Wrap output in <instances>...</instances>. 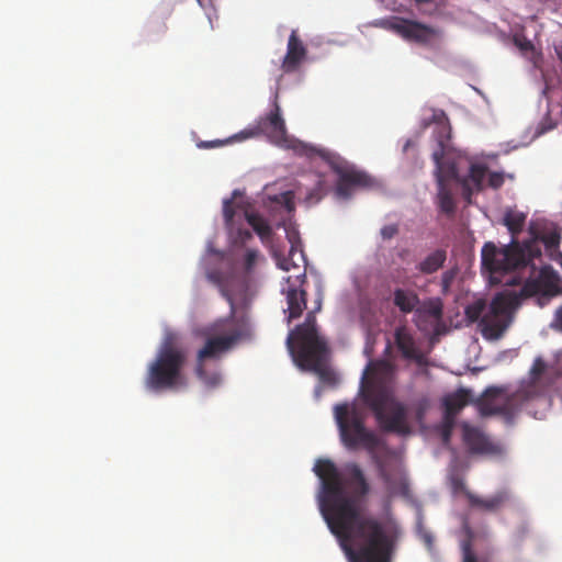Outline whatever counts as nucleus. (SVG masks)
Segmentation results:
<instances>
[{
    "label": "nucleus",
    "mask_w": 562,
    "mask_h": 562,
    "mask_svg": "<svg viewBox=\"0 0 562 562\" xmlns=\"http://www.w3.org/2000/svg\"><path fill=\"white\" fill-rule=\"evenodd\" d=\"M314 472L322 482L319 509L350 562H392L398 540L397 528L361 513L359 501L370 492V484L357 463H347L342 476L329 459H318Z\"/></svg>",
    "instance_id": "f257e3e1"
},
{
    "label": "nucleus",
    "mask_w": 562,
    "mask_h": 562,
    "mask_svg": "<svg viewBox=\"0 0 562 562\" xmlns=\"http://www.w3.org/2000/svg\"><path fill=\"white\" fill-rule=\"evenodd\" d=\"M360 395L383 431L400 436L412 432L407 406L394 395L387 363L369 362L361 379Z\"/></svg>",
    "instance_id": "f03ea898"
},
{
    "label": "nucleus",
    "mask_w": 562,
    "mask_h": 562,
    "mask_svg": "<svg viewBox=\"0 0 562 562\" xmlns=\"http://www.w3.org/2000/svg\"><path fill=\"white\" fill-rule=\"evenodd\" d=\"M560 376L562 371L548 366L541 357H538L530 368L529 382L522 384L516 392L507 395L502 387H487L475 401L479 414L481 417L499 416L506 425L512 426L521 408L540 396L544 389L552 385Z\"/></svg>",
    "instance_id": "7ed1b4c3"
},
{
    "label": "nucleus",
    "mask_w": 562,
    "mask_h": 562,
    "mask_svg": "<svg viewBox=\"0 0 562 562\" xmlns=\"http://www.w3.org/2000/svg\"><path fill=\"white\" fill-rule=\"evenodd\" d=\"M205 341L196 353L195 374L207 387H216L222 382L217 370L207 371V360H220L225 353L239 344L251 338V327L248 321L236 318L234 312L228 317L220 318L204 330Z\"/></svg>",
    "instance_id": "20e7f679"
},
{
    "label": "nucleus",
    "mask_w": 562,
    "mask_h": 562,
    "mask_svg": "<svg viewBox=\"0 0 562 562\" xmlns=\"http://www.w3.org/2000/svg\"><path fill=\"white\" fill-rule=\"evenodd\" d=\"M529 231L532 238L524 243L513 240L503 248H497L492 241L485 243L481 254L483 268L495 274L526 267L533 258L541 256L538 241H542L547 249L559 248L561 233L558 228L542 234H537L531 226Z\"/></svg>",
    "instance_id": "39448f33"
},
{
    "label": "nucleus",
    "mask_w": 562,
    "mask_h": 562,
    "mask_svg": "<svg viewBox=\"0 0 562 562\" xmlns=\"http://www.w3.org/2000/svg\"><path fill=\"white\" fill-rule=\"evenodd\" d=\"M321 310V300L313 312L306 315L305 322L296 326L295 330L289 336L288 345L293 353L297 364L304 369L315 372L322 382L334 384L336 382L335 372L325 366L328 356L327 342L318 335L316 327L315 312Z\"/></svg>",
    "instance_id": "423d86ee"
},
{
    "label": "nucleus",
    "mask_w": 562,
    "mask_h": 562,
    "mask_svg": "<svg viewBox=\"0 0 562 562\" xmlns=\"http://www.w3.org/2000/svg\"><path fill=\"white\" fill-rule=\"evenodd\" d=\"M186 362L187 352L177 345V336L173 333L166 334L155 359L148 364L144 379L146 389L162 392L184 386Z\"/></svg>",
    "instance_id": "0eeeda50"
},
{
    "label": "nucleus",
    "mask_w": 562,
    "mask_h": 562,
    "mask_svg": "<svg viewBox=\"0 0 562 562\" xmlns=\"http://www.w3.org/2000/svg\"><path fill=\"white\" fill-rule=\"evenodd\" d=\"M519 305V296L515 293H499L491 302L488 312L483 314L485 302L476 300L465 307V316L471 322L480 319L484 336L497 339L503 336L513 321V312Z\"/></svg>",
    "instance_id": "6e6552de"
},
{
    "label": "nucleus",
    "mask_w": 562,
    "mask_h": 562,
    "mask_svg": "<svg viewBox=\"0 0 562 562\" xmlns=\"http://www.w3.org/2000/svg\"><path fill=\"white\" fill-rule=\"evenodd\" d=\"M334 413L342 445L349 450L363 448L373 458L380 439L366 427L362 413L355 405L347 403L336 405Z\"/></svg>",
    "instance_id": "1a4fd4ad"
},
{
    "label": "nucleus",
    "mask_w": 562,
    "mask_h": 562,
    "mask_svg": "<svg viewBox=\"0 0 562 562\" xmlns=\"http://www.w3.org/2000/svg\"><path fill=\"white\" fill-rule=\"evenodd\" d=\"M373 24L395 33L406 42L425 47L435 46L442 37V31L439 27L401 16L380 19Z\"/></svg>",
    "instance_id": "9d476101"
},
{
    "label": "nucleus",
    "mask_w": 562,
    "mask_h": 562,
    "mask_svg": "<svg viewBox=\"0 0 562 562\" xmlns=\"http://www.w3.org/2000/svg\"><path fill=\"white\" fill-rule=\"evenodd\" d=\"M319 155L326 159L331 170L338 176L335 190L338 198L349 199L355 188H367L372 184V179L366 172L355 169L339 156L325 151H319Z\"/></svg>",
    "instance_id": "9b49d317"
},
{
    "label": "nucleus",
    "mask_w": 562,
    "mask_h": 562,
    "mask_svg": "<svg viewBox=\"0 0 562 562\" xmlns=\"http://www.w3.org/2000/svg\"><path fill=\"white\" fill-rule=\"evenodd\" d=\"M261 134L267 136L274 144H282L286 140L285 122L281 115L278 103H274L273 110L259 117L254 126L241 131L231 139L243 140Z\"/></svg>",
    "instance_id": "f8f14e48"
},
{
    "label": "nucleus",
    "mask_w": 562,
    "mask_h": 562,
    "mask_svg": "<svg viewBox=\"0 0 562 562\" xmlns=\"http://www.w3.org/2000/svg\"><path fill=\"white\" fill-rule=\"evenodd\" d=\"M561 278L551 267H544L540 270L538 278L527 281L520 290L524 297L538 295L540 305L547 303L551 297L561 293Z\"/></svg>",
    "instance_id": "ddd939ff"
},
{
    "label": "nucleus",
    "mask_w": 562,
    "mask_h": 562,
    "mask_svg": "<svg viewBox=\"0 0 562 562\" xmlns=\"http://www.w3.org/2000/svg\"><path fill=\"white\" fill-rule=\"evenodd\" d=\"M374 462L379 476L383 480L387 493L391 496L408 494V483L404 473L400 469H389L385 462L378 456L371 458Z\"/></svg>",
    "instance_id": "4468645a"
},
{
    "label": "nucleus",
    "mask_w": 562,
    "mask_h": 562,
    "mask_svg": "<svg viewBox=\"0 0 562 562\" xmlns=\"http://www.w3.org/2000/svg\"><path fill=\"white\" fill-rule=\"evenodd\" d=\"M462 438L472 453L493 454L498 451V447L482 430L467 423L462 424Z\"/></svg>",
    "instance_id": "2eb2a0df"
},
{
    "label": "nucleus",
    "mask_w": 562,
    "mask_h": 562,
    "mask_svg": "<svg viewBox=\"0 0 562 562\" xmlns=\"http://www.w3.org/2000/svg\"><path fill=\"white\" fill-rule=\"evenodd\" d=\"M306 47L299 38L297 32L293 30L290 34L286 47V54L283 57L281 68L283 72L290 74L295 71L306 56Z\"/></svg>",
    "instance_id": "dca6fc26"
},
{
    "label": "nucleus",
    "mask_w": 562,
    "mask_h": 562,
    "mask_svg": "<svg viewBox=\"0 0 562 562\" xmlns=\"http://www.w3.org/2000/svg\"><path fill=\"white\" fill-rule=\"evenodd\" d=\"M467 498L470 506L473 508H477L487 513H496L510 501V492L506 488H503L490 497H481L469 492L467 493Z\"/></svg>",
    "instance_id": "f3484780"
},
{
    "label": "nucleus",
    "mask_w": 562,
    "mask_h": 562,
    "mask_svg": "<svg viewBox=\"0 0 562 562\" xmlns=\"http://www.w3.org/2000/svg\"><path fill=\"white\" fill-rule=\"evenodd\" d=\"M486 173V166L473 164L469 169V173L465 177H461L459 183L462 187V195L465 200L470 201L474 192L483 190Z\"/></svg>",
    "instance_id": "a211bd4d"
},
{
    "label": "nucleus",
    "mask_w": 562,
    "mask_h": 562,
    "mask_svg": "<svg viewBox=\"0 0 562 562\" xmlns=\"http://www.w3.org/2000/svg\"><path fill=\"white\" fill-rule=\"evenodd\" d=\"M446 153L442 150H435L432 153V159L435 162V177L437 186L447 184L450 180L460 182L461 177L458 173V169L454 162L445 160Z\"/></svg>",
    "instance_id": "6ab92c4d"
},
{
    "label": "nucleus",
    "mask_w": 562,
    "mask_h": 562,
    "mask_svg": "<svg viewBox=\"0 0 562 562\" xmlns=\"http://www.w3.org/2000/svg\"><path fill=\"white\" fill-rule=\"evenodd\" d=\"M471 402V391L459 389L443 400L445 416L456 418L459 412Z\"/></svg>",
    "instance_id": "aec40b11"
},
{
    "label": "nucleus",
    "mask_w": 562,
    "mask_h": 562,
    "mask_svg": "<svg viewBox=\"0 0 562 562\" xmlns=\"http://www.w3.org/2000/svg\"><path fill=\"white\" fill-rule=\"evenodd\" d=\"M447 260L445 249H436L428 254L417 266L416 269L422 274H432L441 269Z\"/></svg>",
    "instance_id": "412c9836"
},
{
    "label": "nucleus",
    "mask_w": 562,
    "mask_h": 562,
    "mask_svg": "<svg viewBox=\"0 0 562 562\" xmlns=\"http://www.w3.org/2000/svg\"><path fill=\"white\" fill-rule=\"evenodd\" d=\"M286 302L289 311V319L297 318L302 315L306 307V292L304 290H297L295 288H288L286 290Z\"/></svg>",
    "instance_id": "4be33fe9"
},
{
    "label": "nucleus",
    "mask_w": 562,
    "mask_h": 562,
    "mask_svg": "<svg viewBox=\"0 0 562 562\" xmlns=\"http://www.w3.org/2000/svg\"><path fill=\"white\" fill-rule=\"evenodd\" d=\"M393 303L402 313L408 314L419 304V297L414 291L395 289Z\"/></svg>",
    "instance_id": "5701e85b"
},
{
    "label": "nucleus",
    "mask_w": 562,
    "mask_h": 562,
    "mask_svg": "<svg viewBox=\"0 0 562 562\" xmlns=\"http://www.w3.org/2000/svg\"><path fill=\"white\" fill-rule=\"evenodd\" d=\"M395 344L404 358H417L415 340L405 327H400L395 330Z\"/></svg>",
    "instance_id": "b1692460"
},
{
    "label": "nucleus",
    "mask_w": 562,
    "mask_h": 562,
    "mask_svg": "<svg viewBox=\"0 0 562 562\" xmlns=\"http://www.w3.org/2000/svg\"><path fill=\"white\" fill-rule=\"evenodd\" d=\"M245 218L263 243L271 238L272 228L260 214L245 211Z\"/></svg>",
    "instance_id": "393cba45"
},
{
    "label": "nucleus",
    "mask_w": 562,
    "mask_h": 562,
    "mask_svg": "<svg viewBox=\"0 0 562 562\" xmlns=\"http://www.w3.org/2000/svg\"><path fill=\"white\" fill-rule=\"evenodd\" d=\"M526 214L522 212L507 210L505 212L503 223L512 234V240H517V235L522 231L526 223Z\"/></svg>",
    "instance_id": "a878e982"
},
{
    "label": "nucleus",
    "mask_w": 562,
    "mask_h": 562,
    "mask_svg": "<svg viewBox=\"0 0 562 562\" xmlns=\"http://www.w3.org/2000/svg\"><path fill=\"white\" fill-rule=\"evenodd\" d=\"M438 187V201L440 210L446 214H452L456 209V203L448 184H441Z\"/></svg>",
    "instance_id": "bb28decb"
},
{
    "label": "nucleus",
    "mask_w": 562,
    "mask_h": 562,
    "mask_svg": "<svg viewBox=\"0 0 562 562\" xmlns=\"http://www.w3.org/2000/svg\"><path fill=\"white\" fill-rule=\"evenodd\" d=\"M469 538L463 540L461 543L462 550V562H488L487 559H479L472 550V535L471 530H468Z\"/></svg>",
    "instance_id": "cd10ccee"
},
{
    "label": "nucleus",
    "mask_w": 562,
    "mask_h": 562,
    "mask_svg": "<svg viewBox=\"0 0 562 562\" xmlns=\"http://www.w3.org/2000/svg\"><path fill=\"white\" fill-rule=\"evenodd\" d=\"M286 238L290 243V255L303 259V249L299 237V232L294 228H286Z\"/></svg>",
    "instance_id": "c85d7f7f"
},
{
    "label": "nucleus",
    "mask_w": 562,
    "mask_h": 562,
    "mask_svg": "<svg viewBox=\"0 0 562 562\" xmlns=\"http://www.w3.org/2000/svg\"><path fill=\"white\" fill-rule=\"evenodd\" d=\"M435 133H436L437 143H438L437 150H442V153H447L448 143L451 138L450 124H446L445 126H438Z\"/></svg>",
    "instance_id": "c756f323"
},
{
    "label": "nucleus",
    "mask_w": 562,
    "mask_h": 562,
    "mask_svg": "<svg viewBox=\"0 0 562 562\" xmlns=\"http://www.w3.org/2000/svg\"><path fill=\"white\" fill-rule=\"evenodd\" d=\"M206 277H207L209 281H211L213 284H215V285L221 288L222 295L224 297H226L227 301L231 303L232 312H234L233 299L227 293V291L223 288V274H222V272H220L217 270L209 271L206 273Z\"/></svg>",
    "instance_id": "7c9ffc66"
},
{
    "label": "nucleus",
    "mask_w": 562,
    "mask_h": 562,
    "mask_svg": "<svg viewBox=\"0 0 562 562\" xmlns=\"http://www.w3.org/2000/svg\"><path fill=\"white\" fill-rule=\"evenodd\" d=\"M272 201L283 205L288 212H293L295 209L293 191H285L272 198Z\"/></svg>",
    "instance_id": "2f4dec72"
},
{
    "label": "nucleus",
    "mask_w": 562,
    "mask_h": 562,
    "mask_svg": "<svg viewBox=\"0 0 562 562\" xmlns=\"http://www.w3.org/2000/svg\"><path fill=\"white\" fill-rule=\"evenodd\" d=\"M514 45L521 52V53H528V52H535V45L533 43L528 40L525 35L521 34H515L513 37Z\"/></svg>",
    "instance_id": "473e14b6"
},
{
    "label": "nucleus",
    "mask_w": 562,
    "mask_h": 562,
    "mask_svg": "<svg viewBox=\"0 0 562 562\" xmlns=\"http://www.w3.org/2000/svg\"><path fill=\"white\" fill-rule=\"evenodd\" d=\"M223 216L227 227L233 226L235 216V206L233 200H225L223 203Z\"/></svg>",
    "instance_id": "72a5a7b5"
},
{
    "label": "nucleus",
    "mask_w": 562,
    "mask_h": 562,
    "mask_svg": "<svg viewBox=\"0 0 562 562\" xmlns=\"http://www.w3.org/2000/svg\"><path fill=\"white\" fill-rule=\"evenodd\" d=\"M505 181V175L498 171H492L487 177V186L494 190L499 189Z\"/></svg>",
    "instance_id": "f704fd0d"
},
{
    "label": "nucleus",
    "mask_w": 562,
    "mask_h": 562,
    "mask_svg": "<svg viewBox=\"0 0 562 562\" xmlns=\"http://www.w3.org/2000/svg\"><path fill=\"white\" fill-rule=\"evenodd\" d=\"M457 276L456 270H447L441 274V291L443 294H447L450 290V286Z\"/></svg>",
    "instance_id": "c9c22d12"
},
{
    "label": "nucleus",
    "mask_w": 562,
    "mask_h": 562,
    "mask_svg": "<svg viewBox=\"0 0 562 562\" xmlns=\"http://www.w3.org/2000/svg\"><path fill=\"white\" fill-rule=\"evenodd\" d=\"M453 426H454V418H451V417L448 418V416H445L442 430H441V437H442V441L445 445H447L450 441Z\"/></svg>",
    "instance_id": "e433bc0d"
},
{
    "label": "nucleus",
    "mask_w": 562,
    "mask_h": 562,
    "mask_svg": "<svg viewBox=\"0 0 562 562\" xmlns=\"http://www.w3.org/2000/svg\"><path fill=\"white\" fill-rule=\"evenodd\" d=\"M259 258V251L255 249H248L245 255V271L250 273Z\"/></svg>",
    "instance_id": "4c0bfd02"
},
{
    "label": "nucleus",
    "mask_w": 562,
    "mask_h": 562,
    "mask_svg": "<svg viewBox=\"0 0 562 562\" xmlns=\"http://www.w3.org/2000/svg\"><path fill=\"white\" fill-rule=\"evenodd\" d=\"M295 257L296 256H291L290 254L288 257H277L279 268L289 271L291 268L297 267L299 265L295 261Z\"/></svg>",
    "instance_id": "58836bf2"
},
{
    "label": "nucleus",
    "mask_w": 562,
    "mask_h": 562,
    "mask_svg": "<svg viewBox=\"0 0 562 562\" xmlns=\"http://www.w3.org/2000/svg\"><path fill=\"white\" fill-rule=\"evenodd\" d=\"M431 122L437 126H445L446 124H450L448 115L443 110H434Z\"/></svg>",
    "instance_id": "ea45409f"
},
{
    "label": "nucleus",
    "mask_w": 562,
    "mask_h": 562,
    "mask_svg": "<svg viewBox=\"0 0 562 562\" xmlns=\"http://www.w3.org/2000/svg\"><path fill=\"white\" fill-rule=\"evenodd\" d=\"M529 532L530 528L528 522L522 521L516 527L514 531V538L516 541H522Z\"/></svg>",
    "instance_id": "a19ab883"
},
{
    "label": "nucleus",
    "mask_w": 562,
    "mask_h": 562,
    "mask_svg": "<svg viewBox=\"0 0 562 562\" xmlns=\"http://www.w3.org/2000/svg\"><path fill=\"white\" fill-rule=\"evenodd\" d=\"M398 234V226L396 224L385 225L381 228V236L383 239H392Z\"/></svg>",
    "instance_id": "79ce46f5"
},
{
    "label": "nucleus",
    "mask_w": 562,
    "mask_h": 562,
    "mask_svg": "<svg viewBox=\"0 0 562 562\" xmlns=\"http://www.w3.org/2000/svg\"><path fill=\"white\" fill-rule=\"evenodd\" d=\"M231 139H225V140H221V139H215V140H211V142H205V140H202L200 143H198V147L199 148H203V149H210V148H215V147H221L227 143H229Z\"/></svg>",
    "instance_id": "37998d69"
},
{
    "label": "nucleus",
    "mask_w": 562,
    "mask_h": 562,
    "mask_svg": "<svg viewBox=\"0 0 562 562\" xmlns=\"http://www.w3.org/2000/svg\"><path fill=\"white\" fill-rule=\"evenodd\" d=\"M425 312L431 316L432 318L435 319H439L441 317V314H442V308L440 305H435V304H431L430 306H428Z\"/></svg>",
    "instance_id": "c03bdc74"
},
{
    "label": "nucleus",
    "mask_w": 562,
    "mask_h": 562,
    "mask_svg": "<svg viewBox=\"0 0 562 562\" xmlns=\"http://www.w3.org/2000/svg\"><path fill=\"white\" fill-rule=\"evenodd\" d=\"M552 327L562 331V305L555 312Z\"/></svg>",
    "instance_id": "a18cd8bd"
},
{
    "label": "nucleus",
    "mask_w": 562,
    "mask_h": 562,
    "mask_svg": "<svg viewBox=\"0 0 562 562\" xmlns=\"http://www.w3.org/2000/svg\"><path fill=\"white\" fill-rule=\"evenodd\" d=\"M425 7H420L419 11L424 15H434L437 11L436 4L431 1L429 4H424Z\"/></svg>",
    "instance_id": "49530a36"
},
{
    "label": "nucleus",
    "mask_w": 562,
    "mask_h": 562,
    "mask_svg": "<svg viewBox=\"0 0 562 562\" xmlns=\"http://www.w3.org/2000/svg\"><path fill=\"white\" fill-rule=\"evenodd\" d=\"M202 8L213 7L215 0H196Z\"/></svg>",
    "instance_id": "de8ad7c7"
},
{
    "label": "nucleus",
    "mask_w": 562,
    "mask_h": 562,
    "mask_svg": "<svg viewBox=\"0 0 562 562\" xmlns=\"http://www.w3.org/2000/svg\"><path fill=\"white\" fill-rule=\"evenodd\" d=\"M238 233L244 240L251 238V233L249 231L239 229Z\"/></svg>",
    "instance_id": "09e8293b"
},
{
    "label": "nucleus",
    "mask_w": 562,
    "mask_h": 562,
    "mask_svg": "<svg viewBox=\"0 0 562 562\" xmlns=\"http://www.w3.org/2000/svg\"><path fill=\"white\" fill-rule=\"evenodd\" d=\"M416 4L423 5V4H429L431 0H414Z\"/></svg>",
    "instance_id": "8fccbe9b"
},
{
    "label": "nucleus",
    "mask_w": 562,
    "mask_h": 562,
    "mask_svg": "<svg viewBox=\"0 0 562 562\" xmlns=\"http://www.w3.org/2000/svg\"><path fill=\"white\" fill-rule=\"evenodd\" d=\"M558 263L562 268V252H559V255H558Z\"/></svg>",
    "instance_id": "3c124183"
},
{
    "label": "nucleus",
    "mask_w": 562,
    "mask_h": 562,
    "mask_svg": "<svg viewBox=\"0 0 562 562\" xmlns=\"http://www.w3.org/2000/svg\"><path fill=\"white\" fill-rule=\"evenodd\" d=\"M238 194H239V192H238L237 190H235V191L233 192V199H235Z\"/></svg>",
    "instance_id": "603ef678"
},
{
    "label": "nucleus",
    "mask_w": 562,
    "mask_h": 562,
    "mask_svg": "<svg viewBox=\"0 0 562 562\" xmlns=\"http://www.w3.org/2000/svg\"><path fill=\"white\" fill-rule=\"evenodd\" d=\"M301 277L303 278V279L301 280V282H304V281H305V274L303 273V274H301Z\"/></svg>",
    "instance_id": "864d4df0"
}]
</instances>
